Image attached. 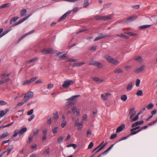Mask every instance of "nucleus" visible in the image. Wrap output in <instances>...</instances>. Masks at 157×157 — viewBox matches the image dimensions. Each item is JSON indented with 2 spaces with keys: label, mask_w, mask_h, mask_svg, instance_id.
Segmentation results:
<instances>
[{
  "label": "nucleus",
  "mask_w": 157,
  "mask_h": 157,
  "mask_svg": "<svg viewBox=\"0 0 157 157\" xmlns=\"http://www.w3.org/2000/svg\"><path fill=\"white\" fill-rule=\"evenodd\" d=\"M79 96H80V95L73 96L67 99V100L68 101L66 103V107L69 108L70 105L75 104L77 102L76 98Z\"/></svg>",
  "instance_id": "1"
},
{
  "label": "nucleus",
  "mask_w": 157,
  "mask_h": 157,
  "mask_svg": "<svg viewBox=\"0 0 157 157\" xmlns=\"http://www.w3.org/2000/svg\"><path fill=\"white\" fill-rule=\"evenodd\" d=\"M104 58L106 59L110 63L115 66L117 65L120 63L119 61L108 55L105 56Z\"/></svg>",
  "instance_id": "2"
},
{
  "label": "nucleus",
  "mask_w": 157,
  "mask_h": 157,
  "mask_svg": "<svg viewBox=\"0 0 157 157\" xmlns=\"http://www.w3.org/2000/svg\"><path fill=\"white\" fill-rule=\"evenodd\" d=\"M74 83V81L70 80H65L62 85V86L64 88H68L71 84Z\"/></svg>",
  "instance_id": "3"
},
{
  "label": "nucleus",
  "mask_w": 157,
  "mask_h": 157,
  "mask_svg": "<svg viewBox=\"0 0 157 157\" xmlns=\"http://www.w3.org/2000/svg\"><path fill=\"white\" fill-rule=\"evenodd\" d=\"M56 52V51L53 50L51 48L44 49L41 51V53L44 54H47L49 53H53Z\"/></svg>",
  "instance_id": "4"
},
{
  "label": "nucleus",
  "mask_w": 157,
  "mask_h": 157,
  "mask_svg": "<svg viewBox=\"0 0 157 157\" xmlns=\"http://www.w3.org/2000/svg\"><path fill=\"white\" fill-rule=\"evenodd\" d=\"M137 17L136 15L133 16L132 17H129L127 19H125L123 23H128L133 21L134 20L137 18Z\"/></svg>",
  "instance_id": "5"
},
{
  "label": "nucleus",
  "mask_w": 157,
  "mask_h": 157,
  "mask_svg": "<svg viewBox=\"0 0 157 157\" xmlns=\"http://www.w3.org/2000/svg\"><path fill=\"white\" fill-rule=\"evenodd\" d=\"M136 111L135 110V109L132 107L131 108L129 111V115H130V118L131 120L133 119V117L136 115Z\"/></svg>",
  "instance_id": "6"
},
{
  "label": "nucleus",
  "mask_w": 157,
  "mask_h": 157,
  "mask_svg": "<svg viewBox=\"0 0 157 157\" xmlns=\"http://www.w3.org/2000/svg\"><path fill=\"white\" fill-rule=\"evenodd\" d=\"M83 122H79V119H77L75 121V126L78 127V130H79L82 128L83 125Z\"/></svg>",
  "instance_id": "7"
},
{
  "label": "nucleus",
  "mask_w": 157,
  "mask_h": 157,
  "mask_svg": "<svg viewBox=\"0 0 157 157\" xmlns=\"http://www.w3.org/2000/svg\"><path fill=\"white\" fill-rule=\"evenodd\" d=\"M108 36L105 34L99 33L98 36L95 39L94 41H98L103 38L107 37Z\"/></svg>",
  "instance_id": "8"
},
{
  "label": "nucleus",
  "mask_w": 157,
  "mask_h": 157,
  "mask_svg": "<svg viewBox=\"0 0 157 157\" xmlns=\"http://www.w3.org/2000/svg\"><path fill=\"white\" fill-rule=\"evenodd\" d=\"M72 10H69L63 14L59 19L58 21H60L65 19L68 14L71 13Z\"/></svg>",
  "instance_id": "9"
},
{
  "label": "nucleus",
  "mask_w": 157,
  "mask_h": 157,
  "mask_svg": "<svg viewBox=\"0 0 157 157\" xmlns=\"http://www.w3.org/2000/svg\"><path fill=\"white\" fill-rule=\"evenodd\" d=\"M30 16H31V15H28L26 17H24V18H23L21 20H20V21H18L15 24L13 25V26H16L17 25H18L20 24H21V23H22V22H24V21H25L26 20H27L29 17H30Z\"/></svg>",
  "instance_id": "10"
},
{
  "label": "nucleus",
  "mask_w": 157,
  "mask_h": 157,
  "mask_svg": "<svg viewBox=\"0 0 157 157\" xmlns=\"http://www.w3.org/2000/svg\"><path fill=\"white\" fill-rule=\"evenodd\" d=\"M62 54L61 52H58L56 54V56L59 57L58 60H61L64 59V58L66 57V54H63L62 55L60 56V55Z\"/></svg>",
  "instance_id": "11"
},
{
  "label": "nucleus",
  "mask_w": 157,
  "mask_h": 157,
  "mask_svg": "<svg viewBox=\"0 0 157 157\" xmlns=\"http://www.w3.org/2000/svg\"><path fill=\"white\" fill-rule=\"evenodd\" d=\"M112 14H110L107 16H102V21H107L112 19Z\"/></svg>",
  "instance_id": "12"
},
{
  "label": "nucleus",
  "mask_w": 157,
  "mask_h": 157,
  "mask_svg": "<svg viewBox=\"0 0 157 157\" xmlns=\"http://www.w3.org/2000/svg\"><path fill=\"white\" fill-rule=\"evenodd\" d=\"M9 111V109H6L5 110L0 111V118L4 116Z\"/></svg>",
  "instance_id": "13"
},
{
  "label": "nucleus",
  "mask_w": 157,
  "mask_h": 157,
  "mask_svg": "<svg viewBox=\"0 0 157 157\" xmlns=\"http://www.w3.org/2000/svg\"><path fill=\"white\" fill-rule=\"evenodd\" d=\"M143 123L144 121H137L132 125V127L134 128L139 125L142 124Z\"/></svg>",
  "instance_id": "14"
},
{
  "label": "nucleus",
  "mask_w": 157,
  "mask_h": 157,
  "mask_svg": "<svg viewBox=\"0 0 157 157\" xmlns=\"http://www.w3.org/2000/svg\"><path fill=\"white\" fill-rule=\"evenodd\" d=\"M125 127V125L124 124H122L117 128L116 130V132H121L124 128Z\"/></svg>",
  "instance_id": "15"
},
{
  "label": "nucleus",
  "mask_w": 157,
  "mask_h": 157,
  "mask_svg": "<svg viewBox=\"0 0 157 157\" xmlns=\"http://www.w3.org/2000/svg\"><path fill=\"white\" fill-rule=\"evenodd\" d=\"M59 117V116L58 114V111H56L53 113V119L55 120H57Z\"/></svg>",
  "instance_id": "16"
},
{
  "label": "nucleus",
  "mask_w": 157,
  "mask_h": 157,
  "mask_svg": "<svg viewBox=\"0 0 157 157\" xmlns=\"http://www.w3.org/2000/svg\"><path fill=\"white\" fill-rule=\"evenodd\" d=\"M144 66H142L139 68L136 69L135 70V72L136 73H138L142 72L144 69Z\"/></svg>",
  "instance_id": "17"
},
{
  "label": "nucleus",
  "mask_w": 157,
  "mask_h": 157,
  "mask_svg": "<svg viewBox=\"0 0 157 157\" xmlns=\"http://www.w3.org/2000/svg\"><path fill=\"white\" fill-rule=\"evenodd\" d=\"M9 134L7 132H4L3 134L0 135V139H2L7 137Z\"/></svg>",
  "instance_id": "18"
},
{
  "label": "nucleus",
  "mask_w": 157,
  "mask_h": 157,
  "mask_svg": "<svg viewBox=\"0 0 157 157\" xmlns=\"http://www.w3.org/2000/svg\"><path fill=\"white\" fill-rule=\"evenodd\" d=\"M93 79L96 82L98 83L104 81L103 79H101L97 77H93Z\"/></svg>",
  "instance_id": "19"
},
{
  "label": "nucleus",
  "mask_w": 157,
  "mask_h": 157,
  "mask_svg": "<svg viewBox=\"0 0 157 157\" xmlns=\"http://www.w3.org/2000/svg\"><path fill=\"white\" fill-rule=\"evenodd\" d=\"M123 72V70L121 68H117L114 71V72L117 74L122 73Z\"/></svg>",
  "instance_id": "20"
},
{
  "label": "nucleus",
  "mask_w": 157,
  "mask_h": 157,
  "mask_svg": "<svg viewBox=\"0 0 157 157\" xmlns=\"http://www.w3.org/2000/svg\"><path fill=\"white\" fill-rule=\"evenodd\" d=\"M27 12V10L25 9H22L21 11L20 14L21 17L26 15Z\"/></svg>",
  "instance_id": "21"
},
{
  "label": "nucleus",
  "mask_w": 157,
  "mask_h": 157,
  "mask_svg": "<svg viewBox=\"0 0 157 157\" xmlns=\"http://www.w3.org/2000/svg\"><path fill=\"white\" fill-rule=\"evenodd\" d=\"M151 26V25H143L142 26H140L139 27V28L140 29H146V28L150 27Z\"/></svg>",
  "instance_id": "22"
},
{
  "label": "nucleus",
  "mask_w": 157,
  "mask_h": 157,
  "mask_svg": "<svg viewBox=\"0 0 157 157\" xmlns=\"http://www.w3.org/2000/svg\"><path fill=\"white\" fill-rule=\"evenodd\" d=\"M142 112H140L138 113L134 118L131 120V121L132 122L137 121L139 118V115Z\"/></svg>",
  "instance_id": "23"
},
{
  "label": "nucleus",
  "mask_w": 157,
  "mask_h": 157,
  "mask_svg": "<svg viewBox=\"0 0 157 157\" xmlns=\"http://www.w3.org/2000/svg\"><path fill=\"white\" fill-rule=\"evenodd\" d=\"M27 128H24L21 129L19 132V135H21L24 132H26Z\"/></svg>",
  "instance_id": "24"
},
{
  "label": "nucleus",
  "mask_w": 157,
  "mask_h": 157,
  "mask_svg": "<svg viewBox=\"0 0 157 157\" xmlns=\"http://www.w3.org/2000/svg\"><path fill=\"white\" fill-rule=\"evenodd\" d=\"M132 82H130L129 83L127 87V90L128 91H130L132 88Z\"/></svg>",
  "instance_id": "25"
},
{
  "label": "nucleus",
  "mask_w": 157,
  "mask_h": 157,
  "mask_svg": "<svg viewBox=\"0 0 157 157\" xmlns=\"http://www.w3.org/2000/svg\"><path fill=\"white\" fill-rule=\"evenodd\" d=\"M29 98H33V93L32 91L28 92L27 94H25Z\"/></svg>",
  "instance_id": "26"
},
{
  "label": "nucleus",
  "mask_w": 157,
  "mask_h": 157,
  "mask_svg": "<svg viewBox=\"0 0 157 157\" xmlns=\"http://www.w3.org/2000/svg\"><path fill=\"white\" fill-rule=\"evenodd\" d=\"M140 129H139L137 131L134 130V131H130L131 132L129 134V136L132 135H134L136 134L139 133V132H140Z\"/></svg>",
  "instance_id": "27"
},
{
  "label": "nucleus",
  "mask_w": 157,
  "mask_h": 157,
  "mask_svg": "<svg viewBox=\"0 0 157 157\" xmlns=\"http://www.w3.org/2000/svg\"><path fill=\"white\" fill-rule=\"evenodd\" d=\"M10 80V78H7L3 80L0 81V85L2 84L6 83L9 81Z\"/></svg>",
  "instance_id": "28"
},
{
  "label": "nucleus",
  "mask_w": 157,
  "mask_h": 157,
  "mask_svg": "<svg viewBox=\"0 0 157 157\" xmlns=\"http://www.w3.org/2000/svg\"><path fill=\"white\" fill-rule=\"evenodd\" d=\"M85 64L84 62L76 63L74 64V67H79Z\"/></svg>",
  "instance_id": "29"
},
{
  "label": "nucleus",
  "mask_w": 157,
  "mask_h": 157,
  "mask_svg": "<svg viewBox=\"0 0 157 157\" xmlns=\"http://www.w3.org/2000/svg\"><path fill=\"white\" fill-rule=\"evenodd\" d=\"M84 3L83 4V7L84 8H86L89 5V0H84Z\"/></svg>",
  "instance_id": "30"
},
{
  "label": "nucleus",
  "mask_w": 157,
  "mask_h": 157,
  "mask_svg": "<svg viewBox=\"0 0 157 157\" xmlns=\"http://www.w3.org/2000/svg\"><path fill=\"white\" fill-rule=\"evenodd\" d=\"M12 30V29H10L9 30H7L5 31H4V32H3L2 34H1L0 35V38H1L2 37L6 34L8 32H9L10 31H11Z\"/></svg>",
  "instance_id": "31"
},
{
  "label": "nucleus",
  "mask_w": 157,
  "mask_h": 157,
  "mask_svg": "<svg viewBox=\"0 0 157 157\" xmlns=\"http://www.w3.org/2000/svg\"><path fill=\"white\" fill-rule=\"evenodd\" d=\"M12 30V29H10L9 30H7L5 31H4V32H3L2 34H1L0 35V38H1L2 37L6 34L8 32H9L10 31H11Z\"/></svg>",
  "instance_id": "32"
},
{
  "label": "nucleus",
  "mask_w": 157,
  "mask_h": 157,
  "mask_svg": "<svg viewBox=\"0 0 157 157\" xmlns=\"http://www.w3.org/2000/svg\"><path fill=\"white\" fill-rule=\"evenodd\" d=\"M39 129L37 128H36L34 129L33 131V136H36L37 135L39 132Z\"/></svg>",
  "instance_id": "33"
},
{
  "label": "nucleus",
  "mask_w": 157,
  "mask_h": 157,
  "mask_svg": "<svg viewBox=\"0 0 157 157\" xmlns=\"http://www.w3.org/2000/svg\"><path fill=\"white\" fill-rule=\"evenodd\" d=\"M47 124L50 125L52 123V117L51 116H48L47 117Z\"/></svg>",
  "instance_id": "34"
},
{
  "label": "nucleus",
  "mask_w": 157,
  "mask_h": 157,
  "mask_svg": "<svg viewBox=\"0 0 157 157\" xmlns=\"http://www.w3.org/2000/svg\"><path fill=\"white\" fill-rule=\"evenodd\" d=\"M38 59H39L38 58H34L33 59L31 60L28 61H27V63L28 64H29V63H31L32 62H35L36 61H37V60H38Z\"/></svg>",
  "instance_id": "35"
},
{
  "label": "nucleus",
  "mask_w": 157,
  "mask_h": 157,
  "mask_svg": "<svg viewBox=\"0 0 157 157\" xmlns=\"http://www.w3.org/2000/svg\"><path fill=\"white\" fill-rule=\"evenodd\" d=\"M121 98L122 101H125L127 99V96L126 95H122L121 96Z\"/></svg>",
  "instance_id": "36"
},
{
  "label": "nucleus",
  "mask_w": 157,
  "mask_h": 157,
  "mask_svg": "<svg viewBox=\"0 0 157 157\" xmlns=\"http://www.w3.org/2000/svg\"><path fill=\"white\" fill-rule=\"evenodd\" d=\"M10 5V3H7L4 4H3L0 6V9L5 7H8Z\"/></svg>",
  "instance_id": "37"
},
{
  "label": "nucleus",
  "mask_w": 157,
  "mask_h": 157,
  "mask_svg": "<svg viewBox=\"0 0 157 157\" xmlns=\"http://www.w3.org/2000/svg\"><path fill=\"white\" fill-rule=\"evenodd\" d=\"M18 18L19 17H18L17 16L14 17L13 18L11 19L10 21V23L11 24L13 22L16 21Z\"/></svg>",
  "instance_id": "38"
},
{
  "label": "nucleus",
  "mask_w": 157,
  "mask_h": 157,
  "mask_svg": "<svg viewBox=\"0 0 157 157\" xmlns=\"http://www.w3.org/2000/svg\"><path fill=\"white\" fill-rule=\"evenodd\" d=\"M94 18L96 20H102V16L96 15L94 17Z\"/></svg>",
  "instance_id": "39"
},
{
  "label": "nucleus",
  "mask_w": 157,
  "mask_h": 157,
  "mask_svg": "<svg viewBox=\"0 0 157 157\" xmlns=\"http://www.w3.org/2000/svg\"><path fill=\"white\" fill-rule=\"evenodd\" d=\"M117 36L119 37H121L124 38V39H127L128 38V37L127 36L124 35L122 34H118L117 35Z\"/></svg>",
  "instance_id": "40"
},
{
  "label": "nucleus",
  "mask_w": 157,
  "mask_h": 157,
  "mask_svg": "<svg viewBox=\"0 0 157 157\" xmlns=\"http://www.w3.org/2000/svg\"><path fill=\"white\" fill-rule=\"evenodd\" d=\"M63 137L60 136L58 139V142L59 144H61L63 142Z\"/></svg>",
  "instance_id": "41"
},
{
  "label": "nucleus",
  "mask_w": 157,
  "mask_h": 157,
  "mask_svg": "<svg viewBox=\"0 0 157 157\" xmlns=\"http://www.w3.org/2000/svg\"><path fill=\"white\" fill-rule=\"evenodd\" d=\"M19 133V132L17 130H16L14 132V134L12 136V137L11 138L12 139L14 138L15 137H16L18 134Z\"/></svg>",
  "instance_id": "42"
},
{
  "label": "nucleus",
  "mask_w": 157,
  "mask_h": 157,
  "mask_svg": "<svg viewBox=\"0 0 157 157\" xmlns=\"http://www.w3.org/2000/svg\"><path fill=\"white\" fill-rule=\"evenodd\" d=\"M136 95L138 96H141L143 95V92L142 90H139L136 94Z\"/></svg>",
  "instance_id": "43"
},
{
  "label": "nucleus",
  "mask_w": 157,
  "mask_h": 157,
  "mask_svg": "<svg viewBox=\"0 0 157 157\" xmlns=\"http://www.w3.org/2000/svg\"><path fill=\"white\" fill-rule=\"evenodd\" d=\"M97 48V46H94L88 48V49L90 50H93L94 51L96 50V48Z\"/></svg>",
  "instance_id": "44"
},
{
  "label": "nucleus",
  "mask_w": 157,
  "mask_h": 157,
  "mask_svg": "<svg viewBox=\"0 0 157 157\" xmlns=\"http://www.w3.org/2000/svg\"><path fill=\"white\" fill-rule=\"evenodd\" d=\"M154 105L152 103H151L147 105V108L148 109H152Z\"/></svg>",
  "instance_id": "45"
},
{
  "label": "nucleus",
  "mask_w": 157,
  "mask_h": 157,
  "mask_svg": "<svg viewBox=\"0 0 157 157\" xmlns=\"http://www.w3.org/2000/svg\"><path fill=\"white\" fill-rule=\"evenodd\" d=\"M30 99V98H28V97L27 96V95L25 94V96L23 98V101H25V102H26Z\"/></svg>",
  "instance_id": "46"
},
{
  "label": "nucleus",
  "mask_w": 157,
  "mask_h": 157,
  "mask_svg": "<svg viewBox=\"0 0 157 157\" xmlns=\"http://www.w3.org/2000/svg\"><path fill=\"white\" fill-rule=\"evenodd\" d=\"M33 136H29L28 137V143H30L31 142H32L33 140Z\"/></svg>",
  "instance_id": "47"
},
{
  "label": "nucleus",
  "mask_w": 157,
  "mask_h": 157,
  "mask_svg": "<svg viewBox=\"0 0 157 157\" xmlns=\"http://www.w3.org/2000/svg\"><path fill=\"white\" fill-rule=\"evenodd\" d=\"M58 128V127H55L52 129V131L53 133V134H55L57 132V129Z\"/></svg>",
  "instance_id": "48"
},
{
  "label": "nucleus",
  "mask_w": 157,
  "mask_h": 157,
  "mask_svg": "<svg viewBox=\"0 0 157 157\" xmlns=\"http://www.w3.org/2000/svg\"><path fill=\"white\" fill-rule=\"evenodd\" d=\"M30 82V80H27L26 81H24L22 82V84L23 85H26V84H29Z\"/></svg>",
  "instance_id": "49"
},
{
  "label": "nucleus",
  "mask_w": 157,
  "mask_h": 157,
  "mask_svg": "<svg viewBox=\"0 0 157 157\" xmlns=\"http://www.w3.org/2000/svg\"><path fill=\"white\" fill-rule=\"evenodd\" d=\"M61 123H66L67 121L66 120V118L64 115H63L61 118Z\"/></svg>",
  "instance_id": "50"
},
{
  "label": "nucleus",
  "mask_w": 157,
  "mask_h": 157,
  "mask_svg": "<svg viewBox=\"0 0 157 157\" xmlns=\"http://www.w3.org/2000/svg\"><path fill=\"white\" fill-rule=\"evenodd\" d=\"M101 98L103 100H106L107 98V97L106 96V95L105 94H101Z\"/></svg>",
  "instance_id": "51"
},
{
  "label": "nucleus",
  "mask_w": 157,
  "mask_h": 157,
  "mask_svg": "<svg viewBox=\"0 0 157 157\" xmlns=\"http://www.w3.org/2000/svg\"><path fill=\"white\" fill-rule=\"evenodd\" d=\"M141 128V127H140V126H136L134 127L133 128H132L130 129V131H132L134 130H137V129H139Z\"/></svg>",
  "instance_id": "52"
},
{
  "label": "nucleus",
  "mask_w": 157,
  "mask_h": 157,
  "mask_svg": "<svg viewBox=\"0 0 157 157\" xmlns=\"http://www.w3.org/2000/svg\"><path fill=\"white\" fill-rule=\"evenodd\" d=\"M125 33L128 35H129L130 36H136L137 35L136 34L132 33L131 32H126Z\"/></svg>",
  "instance_id": "53"
},
{
  "label": "nucleus",
  "mask_w": 157,
  "mask_h": 157,
  "mask_svg": "<svg viewBox=\"0 0 157 157\" xmlns=\"http://www.w3.org/2000/svg\"><path fill=\"white\" fill-rule=\"evenodd\" d=\"M50 152V148H48L46 149L44 151V153L46 154H48Z\"/></svg>",
  "instance_id": "54"
},
{
  "label": "nucleus",
  "mask_w": 157,
  "mask_h": 157,
  "mask_svg": "<svg viewBox=\"0 0 157 157\" xmlns=\"http://www.w3.org/2000/svg\"><path fill=\"white\" fill-rule=\"evenodd\" d=\"M34 110L33 109H31L30 111H29L27 113L28 115L29 116L31 115H32V114L33 113Z\"/></svg>",
  "instance_id": "55"
},
{
  "label": "nucleus",
  "mask_w": 157,
  "mask_h": 157,
  "mask_svg": "<svg viewBox=\"0 0 157 157\" xmlns=\"http://www.w3.org/2000/svg\"><path fill=\"white\" fill-rule=\"evenodd\" d=\"M7 104V103L5 101H0V105H3Z\"/></svg>",
  "instance_id": "56"
},
{
  "label": "nucleus",
  "mask_w": 157,
  "mask_h": 157,
  "mask_svg": "<svg viewBox=\"0 0 157 157\" xmlns=\"http://www.w3.org/2000/svg\"><path fill=\"white\" fill-rule=\"evenodd\" d=\"M117 136V134L116 133H114L112 134L110 137V139H113L115 138Z\"/></svg>",
  "instance_id": "57"
},
{
  "label": "nucleus",
  "mask_w": 157,
  "mask_h": 157,
  "mask_svg": "<svg viewBox=\"0 0 157 157\" xmlns=\"http://www.w3.org/2000/svg\"><path fill=\"white\" fill-rule=\"evenodd\" d=\"M27 36L26 35V33L25 35H22L21 36V38H20L18 40V43L20 41H21L22 39H23L24 38H25L26 36Z\"/></svg>",
  "instance_id": "58"
},
{
  "label": "nucleus",
  "mask_w": 157,
  "mask_h": 157,
  "mask_svg": "<svg viewBox=\"0 0 157 157\" xmlns=\"http://www.w3.org/2000/svg\"><path fill=\"white\" fill-rule=\"evenodd\" d=\"M140 80L139 79H137L136 80V86L137 87H138L140 85Z\"/></svg>",
  "instance_id": "59"
},
{
  "label": "nucleus",
  "mask_w": 157,
  "mask_h": 157,
  "mask_svg": "<svg viewBox=\"0 0 157 157\" xmlns=\"http://www.w3.org/2000/svg\"><path fill=\"white\" fill-rule=\"evenodd\" d=\"M26 102H25V101H22L20 102H19L17 104V106H22Z\"/></svg>",
  "instance_id": "60"
},
{
  "label": "nucleus",
  "mask_w": 157,
  "mask_h": 157,
  "mask_svg": "<svg viewBox=\"0 0 157 157\" xmlns=\"http://www.w3.org/2000/svg\"><path fill=\"white\" fill-rule=\"evenodd\" d=\"M94 146V144L93 142L90 143L88 146V149H91Z\"/></svg>",
  "instance_id": "61"
},
{
  "label": "nucleus",
  "mask_w": 157,
  "mask_h": 157,
  "mask_svg": "<svg viewBox=\"0 0 157 157\" xmlns=\"http://www.w3.org/2000/svg\"><path fill=\"white\" fill-rule=\"evenodd\" d=\"M92 134V132H90V130H88L87 131L86 136L87 137H89Z\"/></svg>",
  "instance_id": "62"
},
{
  "label": "nucleus",
  "mask_w": 157,
  "mask_h": 157,
  "mask_svg": "<svg viewBox=\"0 0 157 157\" xmlns=\"http://www.w3.org/2000/svg\"><path fill=\"white\" fill-rule=\"evenodd\" d=\"M35 115H32L28 119V121H31L34 118Z\"/></svg>",
  "instance_id": "63"
},
{
  "label": "nucleus",
  "mask_w": 157,
  "mask_h": 157,
  "mask_svg": "<svg viewBox=\"0 0 157 157\" xmlns=\"http://www.w3.org/2000/svg\"><path fill=\"white\" fill-rule=\"evenodd\" d=\"M6 76V73H4L2 74L0 76L1 79H3Z\"/></svg>",
  "instance_id": "64"
}]
</instances>
